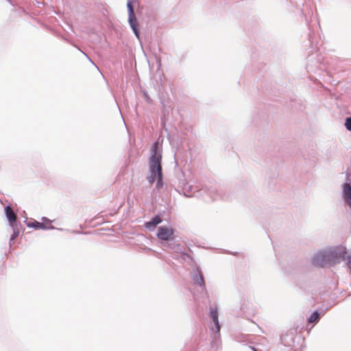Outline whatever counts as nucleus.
<instances>
[{"instance_id": "obj_7", "label": "nucleus", "mask_w": 351, "mask_h": 351, "mask_svg": "<svg viewBox=\"0 0 351 351\" xmlns=\"http://www.w3.org/2000/svg\"><path fill=\"white\" fill-rule=\"evenodd\" d=\"M173 234L172 228L167 226H160L158 229L157 237L159 239L168 241Z\"/></svg>"}, {"instance_id": "obj_20", "label": "nucleus", "mask_w": 351, "mask_h": 351, "mask_svg": "<svg viewBox=\"0 0 351 351\" xmlns=\"http://www.w3.org/2000/svg\"><path fill=\"white\" fill-rule=\"evenodd\" d=\"M134 34H135V36L138 39L140 40V33H139V31H138V27H135L132 29Z\"/></svg>"}, {"instance_id": "obj_1", "label": "nucleus", "mask_w": 351, "mask_h": 351, "mask_svg": "<svg viewBox=\"0 0 351 351\" xmlns=\"http://www.w3.org/2000/svg\"><path fill=\"white\" fill-rule=\"evenodd\" d=\"M344 261L351 269V253L346 251L343 246L326 248L318 251L312 258V263L316 267H324L332 266Z\"/></svg>"}, {"instance_id": "obj_10", "label": "nucleus", "mask_w": 351, "mask_h": 351, "mask_svg": "<svg viewBox=\"0 0 351 351\" xmlns=\"http://www.w3.org/2000/svg\"><path fill=\"white\" fill-rule=\"evenodd\" d=\"M5 214L6 218L8 220L10 226H12V224L16 223V217L14 214L12 207L8 205L5 207Z\"/></svg>"}, {"instance_id": "obj_15", "label": "nucleus", "mask_w": 351, "mask_h": 351, "mask_svg": "<svg viewBox=\"0 0 351 351\" xmlns=\"http://www.w3.org/2000/svg\"><path fill=\"white\" fill-rule=\"evenodd\" d=\"M208 193L210 195L212 199H217L219 197L217 190L215 188H211L208 189Z\"/></svg>"}, {"instance_id": "obj_2", "label": "nucleus", "mask_w": 351, "mask_h": 351, "mask_svg": "<svg viewBox=\"0 0 351 351\" xmlns=\"http://www.w3.org/2000/svg\"><path fill=\"white\" fill-rule=\"evenodd\" d=\"M149 173H162V147L158 141L153 143L151 148V156L149 159Z\"/></svg>"}, {"instance_id": "obj_23", "label": "nucleus", "mask_w": 351, "mask_h": 351, "mask_svg": "<svg viewBox=\"0 0 351 351\" xmlns=\"http://www.w3.org/2000/svg\"><path fill=\"white\" fill-rule=\"evenodd\" d=\"M145 97L147 101H149L150 99L149 98V97L147 96V95L146 93H145Z\"/></svg>"}, {"instance_id": "obj_12", "label": "nucleus", "mask_w": 351, "mask_h": 351, "mask_svg": "<svg viewBox=\"0 0 351 351\" xmlns=\"http://www.w3.org/2000/svg\"><path fill=\"white\" fill-rule=\"evenodd\" d=\"M319 319L320 313L318 311H314L308 317L307 320L308 323H315L317 322Z\"/></svg>"}, {"instance_id": "obj_19", "label": "nucleus", "mask_w": 351, "mask_h": 351, "mask_svg": "<svg viewBox=\"0 0 351 351\" xmlns=\"http://www.w3.org/2000/svg\"><path fill=\"white\" fill-rule=\"evenodd\" d=\"M180 185L182 187V191L185 189V186L188 185L186 180L184 178L180 179L179 181Z\"/></svg>"}, {"instance_id": "obj_8", "label": "nucleus", "mask_w": 351, "mask_h": 351, "mask_svg": "<svg viewBox=\"0 0 351 351\" xmlns=\"http://www.w3.org/2000/svg\"><path fill=\"white\" fill-rule=\"evenodd\" d=\"M343 199L351 209V184L346 182L343 185Z\"/></svg>"}, {"instance_id": "obj_3", "label": "nucleus", "mask_w": 351, "mask_h": 351, "mask_svg": "<svg viewBox=\"0 0 351 351\" xmlns=\"http://www.w3.org/2000/svg\"><path fill=\"white\" fill-rule=\"evenodd\" d=\"M210 317L214 323V325H215V328H212V337L214 339L217 340V339H219V336H220L221 326L219 322V319H218L219 314H218L217 308L216 306L214 308H213V307L210 308Z\"/></svg>"}, {"instance_id": "obj_9", "label": "nucleus", "mask_w": 351, "mask_h": 351, "mask_svg": "<svg viewBox=\"0 0 351 351\" xmlns=\"http://www.w3.org/2000/svg\"><path fill=\"white\" fill-rule=\"evenodd\" d=\"M27 226L29 228H34L35 229H41V230H53L57 229L59 230H62L61 228H57L54 227L53 226L49 225L47 226L42 222H38L37 221H34L33 222H29L27 224Z\"/></svg>"}, {"instance_id": "obj_21", "label": "nucleus", "mask_w": 351, "mask_h": 351, "mask_svg": "<svg viewBox=\"0 0 351 351\" xmlns=\"http://www.w3.org/2000/svg\"><path fill=\"white\" fill-rule=\"evenodd\" d=\"M134 34H135V36L138 39L140 40V33H139V31H138V27H135L132 29Z\"/></svg>"}, {"instance_id": "obj_4", "label": "nucleus", "mask_w": 351, "mask_h": 351, "mask_svg": "<svg viewBox=\"0 0 351 351\" xmlns=\"http://www.w3.org/2000/svg\"><path fill=\"white\" fill-rule=\"evenodd\" d=\"M282 343L291 348H295L300 341V337H296L294 332H287L281 337Z\"/></svg>"}, {"instance_id": "obj_6", "label": "nucleus", "mask_w": 351, "mask_h": 351, "mask_svg": "<svg viewBox=\"0 0 351 351\" xmlns=\"http://www.w3.org/2000/svg\"><path fill=\"white\" fill-rule=\"evenodd\" d=\"M191 277L194 283L200 286L206 292V285L203 274L198 267H196L192 272Z\"/></svg>"}, {"instance_id": "obj_14", "label": "nucleus", "mask_w": 351, "mask_h": 351, "mask_svg": "<svg viewBox=\"0 0 351 351\" xmlns=\"http://www.w3.org/2000/svg\"><path fill=\"white\" fill-rule=\"evenodd\" d=\"M183 195L186 197H192L193 195V186H185V189L182 191Z\"/></svg>"}, {"instance_id": "obj_17", "label": "nucleus", "mask_w": 351, "mask_h": 351, "mask_svg": "<svg viewBox=\"0 0 351 351\" xmlns=\"http://www.w3.org/2000/svg\"><path fill=\"white\" fill-rule=\"evenodd\" d=\"M157 178V173H150V175L147 178V180L150 184H152L156 180Z\"/></svg>"}, {"instance_id": "obj_22", "label": "nucleus", "mask_w": 351, "mask_h": 351, "mask_svg": "<svg viewBox=\"0 0 351 351\" xmlns=\"http://www.w3.org/2000/svg\"><path fill=\"white\" fill-rule=\"evenodd\" d=\"M42 221L43 222L42 223H44L45 224H49L51 222V220H50L49 219L45 217H43L42 218Z\"/></svg>"}, {"instance_id": "obj_16", "label": "nucleus", "mask_w": 351, "mask_h": 351, "mask_svg": "<svg viewBox=\"0 0 351 351\" xmlns=\"http://www.w3.org/2000/svg\"><path fill=\"white\" fill-rule=\"evenodd\" d=\"M163 175L162 173L158 174L157 178V182H156V188L158 189H160L163 186V182H162Z\"/></svg>"}, {"instance_id": "obj_5", "label": "nucleus", "mask_w": 351, "mask_h": 351, "mask_svg": "<svg viewBox=\"0 0 351 351\" xmlns=\"http://www.w3.org/2000/svg\"><path fill=\"white\" fill-rule=\"evenodd\" d=\"M127 8L128 11V22L132 29H133L134 28L138 27V23L134 13L132 0H128Z\"/></svg>"}, {"instance_id": "obj_13", "label": "nucleus", "mask_w": 351, "mask_h": 351, "mask_svg": "<svg viewBox=\"0 0 351 351\" xmlns=\"http://www.w3.org/2000/svg\"><path fill=\"white\" fill-rule=\"evenodd\" d=\"M12 228V230H13V233L11 235L10 237V245H11V243L13 242V241L14 240V239L18 237L19 234V228L17 227V224L16 223H14V224H12V226H10Z\"/></svg>"}, {"instance_id": "obj_25", "label": "nucleus", "mask_w": 351, "mask_h": 351, "mask_svg": "<svg viewBox=\"0 0 351 351\" xmlns=\"http://www.w3.org/2000/svg\"><path fill=\"white\" fill-rule=\"evenodd\" d=\"M255 351H258V350H255Z\"/></svg>"}, {"instance_id": "obj_18", "label": "nucleus", "mask_w": 351, "mask_h": 351, "mask_svg": "<svg viewBox=\"0 0 351 351\" xmlns=\"http://www.w3.org/2000/svg\"><path fill=\"white\" fill-rule=\"evenodd\" d=\"M345 126L348 130L351 131V117L346 118Z\"/></svg>"}, {"instance_id": "obj_24", "label": "nucleus", "mask_w": 351, "mask_h": 351, "mask_svg": "<svg viewBox=\"0 0 351 351\" xmlns=\"http://www.w3.org/2000/svg\"><path fill=\"white\" fill-rule=\"evenodd\" d=\"M215 343L217 346H218V341H216L215 342Z\"/></svg>"}, {"instance_id": "obj_11", "label": "nucleus", "mask_w": 351, "mask_h": 351, "mask_svg": "<svg viewBox=\"0 0 351 351\" xmlns=\"http://www.w3.org/2000/svg\"><path fill=\"white\" fill-rule=\"evenodd\" d=\"M162 222L161 217L157 215L154 216L152 219L145 223V226L149 230H153L157 225Z\"/></svg>"}]
</instances>
